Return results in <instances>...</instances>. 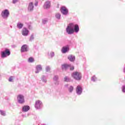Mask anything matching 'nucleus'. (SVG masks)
Instances as JSON below:
<instances>
[{
  "label": "nucleus",
  "instance_id": "2",
  "mask_svg": "<svg viewBox=\"0 0 125 125\" xmlns=\"http://www.w3.org/2000/svg\"><path fill=\"white\" fill-rule=\"evenodd\" d=\"M72 77L76 81L82 80V73L79 71H75L72 74Z\"/></svg>",
  "mask_w": 125,
  "mask_h": 125
},
{
  "label": "nucleus",
  "instance_id": "36",
  "mask_svg": "<svg viewBox=\"0 0 125 125\" xmlns=\"http://www.w3.org/2000/svg\"><path fill=\"white\" fill-rule=\"evenodd\" d=\"M68 84H66L64 85L65 87H68Z\"/></svg>",
  "mask_w": 125,
  "mask_h": 125
},
{
  "label": "nucleus",
  "instance_id": "3",
  "mask_svg": "<svg viewBox=\"0 0 125 125\" xmlns=\"http://www.w3.org/2000/svg\"><path fill=\"white\" fill-rule=\"evenodd\" d=\"M10 55V50L9 49H5L4 51L1 52V58H5L7 56Z\"/></svg>",
  "mask_w": 125,
  "mask_h": 125
},
{
  "label": "nucleus",
  "instance_id": "35",
  "mask_svg": "<svg viewBox=\"0 0 125 125\" xmlns=\"http://www.w3.org/2000/svg\"><path fill=\"white\" fill-rule=\"evenodd\" d=\"M34 5H35V6H38V2H36L35 3V4H34Z\"/></svg>",
  "mask_w": 125,
  "mask_h": 125
},
{
  "label": "nucleus",
  "instance_id": "32",
  "mask_svg": "<svg viewBox=\"0 0 125 125\" xmlns=\"http://www.w3.org/2000/svg\"><path fill=\"white\" fill-rule=\"evenodd\" d=\"M19 0H13V3H16V2H18Z\"/></svg>",
  "mask_w": 125,
  "mask_h": 125
},
{
  "label": "nucleus",
  "instance_id": "4",
  "mask_svg": "<svg viewBox=\"0 0 125 125\" xmlns=\"http://www.w3.org/2000/svg\"><path fill=\"white\" fill-rule=\"evenodd\" d=\"M1 16L3 19H7L9 17V11L7 9H5L1 12Z\"/></svg>",
  "mask_w": 125,
  "mask_h": 125
},
{
  "label": "nucleus",
  "instance_id": "13",
  "mask_svg": "<svg viewBox=\"0 0 125 125\" xmlns=\"http://www.w3.org/2000/svg\"><path fill=\"white\" fill-rule=\"evenodd\" d=\"M51 5V4L50 3V1H46L43 6V7L44 9H49L50 8V6Z\"/></svg>",
  "mask_w": 125,
  "mask_h": 125
},
{
  "label": "nucleus",
  "instance_id": "1",
  "mask_svg": "<svg viewBox=\"0 0 125 125\" xmlns=\"http://www.w3.org/2000/svg\"><path fill=\"white\" fill-rule=\"evenodd\" d=\"M80 31V27L78 24L74 23H69L66 27V32L68 35H73L74 33H79Z\"/></svg>",
  "mask_w": 125,
  "mask_h": 125
},
{
  "label": "nucleus",
  "instance_id": "25",
  "mask_svg": "<svg viewBox=\"0 0 125 125\" xmlns=\"http://www.w3.org/2000/svg\"><path fill=\"white\" fill-rule=\"evenodd\" d=\"M45 70L46 72H49L50 71V66H47L45 68Z\"/></svg>",
  "mask_w": 125,
  "mask_h": 125
},
{
  "label": "nucleus",
  "instance_id": "31",
  "mask_svg": "<svg viewBox=\"0 0 125 125\" xmlns=\"http://www.w3.org/2000/svg\"><path fill=\"white\" fill-rule=\"evenodd\" d=\"M43 24H46L47 23V20H44L42 21Z\"/></svg>",
  "mask_w": 125,
  "mask_h": 125
},
{
  "label": "nucleus",
  "instance_id": "28",
  "mask_svg": "<svg viewBox=\"0 0 125 125\" xmlns=\"http://www.w3.org/2000/svg\"><path fill=\"white\" fill-rule=\"evenodd\" d=\"M34 39H35V38L34 37V35H31L30 38V41L32 42V41H34Z\"/></svg>",
  "mask_w": 125,
  "mask_h": 125
},
{
  "label": "nucleus",
  "instance_id": "27",
  "mask_svg": "<svg viewBox=\"0 0 125 125\" xmlns=\"http://www.w3.org/2000/svg\"><path fill=\"white\" fill-rule=\"evenodd\" d=\"M96 80H97V78H96V77H95V76H94L92 77V81L93 82H95Z\"/></svg>",
  "mask_w": 125,
  "mask_h": 125
},
{
  "label": "nucleus",
  "instance_id": "12",
  "mask_svg": "<svg viewBox=\"0 0 125 125\" xmlns=\"http://www.w3.org/2000/svg\"><path fill=\"white\" fill-rule=\"evenodd\" d=\"M21 52H27V51H29V47H28V45H23L21 47Z\"/></svg>",
  "mask_w": 125,
  "mask_h": 125
},
{
  "label": "nucleus",
  "instance_id": "22",
  "mask_svg": "<svg viewBox=\"0 0 125 125\" xmlns=\"http://www.w3.org/2000/svg\"><path fill=\"white\" fill-rule=\"evenodd\" d=\"M0 114L1 116H3V117L6 116V113H5V111L4 110H0Z\"/></svg>",
  "mask_w": 125,
  "mask_h": 125
},
{
  "label": "nucleus",
  "instance_id": "5",
  "mask_svg": "<svg viewBox=\"0 0 125 125\" xmlns=\"http://www.w3.org/2000/svg\"><path fill=\"white\" fill-rule=\"evenodd\" d=\"M17 99L20 104H23V103H25V99L23 95L20 94L18 95Z\"/></svg>",
  "mask_w": 125,
  "mask_h": 125
},
{
  "label": "nucleus",
  "instance_id": "29",
  "mask_svg": "<svg viewBox=\"0 0 125 125\" xmlns=\"http://www.w3.org/2000/svg\"><path fill=\"white\" fill-rule=\"evenodd\" d=\"M54 55H55L54 52H50V57L51 58L54 57Z\"/></svg>",
  "mask_w": 125,
  "mask_h": 125
},
{
  "label": "nucleus",
  "instance_id": "17",
  "mask_svg": "<svg viewBox=\"0 0 125 125\" xmlns=\"http://www.w3.org/2000/svg\"><path fill=\"white\" fill-rule=\"evenodd\" d=\"M30 110V106L28 105H24L22 107V112H28Z\"/></svg>",
  "mask_w": 125,
  "mask_h": 125
},
{
  "label": "nucleus",
  "instance_id": "18",
  "mask_svg": "<svg viewBox=\"0 0 125 125\" xmlns=\"http://www.w3.org/2000/svg\"><path fill=\"white\" fill-rule=\"evenodd\" d=\"M55 17L58 20H60L61 19V14L57 13L55 14Z\"/></svg>",
  "mask_w": 125,
  "mask_h": 125
},
{
  "label": "nucleus",
  "instance_id": "23",
  "mask_svg": "<svg viewBox=\"0 0 125 125\" xmlns=\"http://www.w3.org/2000/svg\"><path fill=\"white\" fill-rule=\"evenodd\" d=\"M28 61L29 63H33V62H34L35 60H34V58H33L32 57H30L28 59Z\"/></svg>",
  "mask_w": 125,
  "mask_h": 125
},
{
  "label": "nucleus",
  "instance_id": "11",
  "mask_svg": "<svg viewBox=\"0 0 125 125\" xmlns=\"http://www.w3.org/2000/svg\"><path fill=\"white\" fill-rule=\"evenodd\" d=\"M42 70V66L41 64H38L35 67V74H39Z\"/></svg>",
  "mask_w": 125,
  "mask_h": 125
},
{
  "label": "nucleus",
  "instance_id": "34",
  "mask_svg": "<svg viewBox=\"0 0 125 125\" xmlns=\"http://www.w3.org/2000/svg\"><path fill=\"white\" fill-rule=\"evenodd\" d=\"M12 80H13V79H12V77H10L9 79V82H12Z\"/></svg>",
  "mask_w": 125,
  "mask_h": 125
},
{
  "label": "nucleus",
  "instance_id": "14",
  "mask_svg": "<svg viewBox=\"0 0 125 125\" xmlns=\"http://www.w3.org/2000/svg\"><path fill=\"white\" fill-rule=\"evenodd\" d=\"M21 34L22 36L27 37V36L29 35V30L27 29V28L24 27L21 31Z\"/></svg>",
  "mask_w": 125,
  "mask_h": 125
},
{
  "label": "nucleus",
  "instance_id": "21",
  "mask_svg": "<svg viewBox=\"0 0 125 125\" xmlns=\"http://www.w3.org/2000/svg\"><path fill=\"white\" fill-rule=\"evenodd\" d=\"M23 24L21 22H18L17 24V27L18 29H22L23 28Z\"/></svg>",
  "mask_w": 125,
  "mask_h": 125
},
{
  "label": "nucleus",
  "instance_id": "8",
  "mask_svg": "<svg viewBox=\"0 0 125 125\" xmlns=\"http://www.w3.org/2000/svg\"><path fill=\"white\" fill-rule=\"evenodd\" d=\"M76 92L77 95H81L83 93V87L81 85L77 86L76 88Z\"/></svg>",
  "mask_w": 125,
  "mask_h": 125
},
{
  "label": "nucleus",
  "instance_id": "26",
  "mask_svg": "<svg viewBox=\"0 0 125 125\" xmlns=\"http://www.w3.org/2000/svg\"><path fill=\"white\" fill-rule=\"evenodd\" d=\"M58 79H59L58 76L55 75L53 78V80L55 81H58Z\"/></svg>",
  "mask_w": 125,
  "mask_h": 125
},
{
  "label": "nucleus",
  "instance_id": "9",
  "mask_svg": "<svg viewBox=\"0 0 125 125\" xmlns=\"http://www.w3.org/2000/svg\"><path fill=\"white\" fill-rule=\"evenodd\" d=\"M60 11L63 15H68L69 13V10L65 6H62L60 9Z\"/></svg>",
  "mask_w": 125,
  "mask_h": 125
},
{
  "label": "nucleus",
  "instance_id": "6",
  "mask_svg": "<svg viewBox=\"0 0 125 125\" xmlns=\"http://www.w3.org/2000/svg\"><path fill=\"white\" fill-rule=\"evenodd\" d=\"M62 68L63 70H66V69H70L71 71H73V70L75 69V67H74V66L71 64H64L62 65Z\"/></svg>",
  "mask_w": 125,
  "mask_h": 125
},
{
  "label": "nucleus",
  "instance_id": "19",
  "mask_svg": "<svg viewBox=\"0 0 125 125\" xmlns=\"http://www.w3.org/2000/svg\"><path fill=\"white\" fill-rule=\"evenodd\" d=\"M41 81H42L43 83H46L47 82L46 77L45 76H42L41 78Z\"/></svg>",
  "mask_w": 125,
  "mask_h": 125
},
{
  "label": "nucleus",
  "instance_id": "15",
  "mask_svg": "<svg viewBox=\"0 0 125 125\" xmlns=\"http://www.w3.org/2000/svg\"><path fill=\"white\" fill-rule=\"evenodd\" d=\"M68 59L71 62H74L75 60H76V57L73 55H70L68 57Z\"/></svg>",
  "mask_w": 125,
  "mask_h": 125
},
{
  "label": "nucleus",
  "instance_id": "20",
  "mask_svg": "<svg viewBox=\"0 0 125 125\" xmlns=\"http://www.w3.org/2000/svg\"><path fill=\"white\" fill-rule=\"evenodd\" d=\"M68 90L70 93H72L74 91V86L70 85L68 87Z\"/></svg>",
  "mask_w": 125,
  "mask_h": 125
},
{
  "label": "nucleus",
  "instance_id": "39",
  "mask_svg": "<svg viewBox=\"0 0 125 125\" xmlns=\"http://www.w3.org/2000/svg\"><path fill=\"white\" fill-rule=\"evenodd\" d=\"M42 125H45V124H42Z\"/></svg>",
  "mask_w": 125,
  "mask_h": 125
},
{
  "label": "nucleus",
  "instance_id": "10",
  "mask_svg": "<svg viewBox=\"0 0 125 125\" xmlns=\"http://www.w3.org/2000/svg\"><path fill=\"white\" fill-rule=\"evenodd\" d=\"M34 3L33 2H30L28 4V6L27 8V10L28 12H32L34 11Z\"/></svg>",
  "mask_w": 125,
  "mask_h": 125
},
{
  "label": "nucleus",
  "instance_id": "7",
  "mask_svg": "<svg viewBox=\"0 0 125 125\" xmlns=\"http://www.w3.org/2000/svg\"><path fill=\"white\" fill-rule=\"evenodd\" d=\"M35 107L37 110L42 109V101L38 100L35 102Z\"/></svg>",
  "mask_w": 125,
  "mask_h": 125
},
{
  "label": "nucleus",
  "instance_id": "37",
  "mask_svg": "<svg viewBox=\"0 0 125 125\" xmlns=\"http://www.w3.org/2000/svg\"><path fill=\"white\" fill-rule=\"evenodd\" d=\"M22 117H23V118H26V117H27V116H26L25 115H22Z\"/></svg>",
  "mask_w": 125,
  "mask_h": 125
},
{
  "label": "nucleus",
  "instance_id": "24",
  "mask_svg": "<svg viewBox=\"0 0 125 125\" xmlns=\"http://www.w3.org/2000/svg\"><path fill=\"white\" fill-rule=\"evenodd\" d=\"M64 82H66V83H68L70 82V81H71V79L69 77L66 76L65 77H64Z\"/></svg>",
  "mask_w": 125,
  "mask_h": 125
},
{
  "label": "nucleus",
  "instance_id": "38",
  "mask_svg": "<svg viewBox=\"0 0 125 125\" xmlns=\"http://www.w3.org/2000/svg\"><path fill=\"white\" fill-rule=\"evenodd\" d=\"M29 115H30V114H29V113H28V114H27V117H29Z\"/></svg>",
  "mask_w": 125,
  "mask_h": 125
},
{
  "label": "nucleus",
  "instance_id": "16",
  "mask_svg": "<svg viewBox=\"0 0 125 125\" xmlns=\"http://www.w3.org/2000/svg\"><path fill=\"white\" fill-rule=\"evenodd\" d=\"M68 51H69V46H66L62 47V53H66V52H68Z\"/></svg>",
  "mask_w": 125,
  "mask_h": 125
},
{
  "label": "nucleus",
  "instance_id": "30",
  "mask_svg": "<svg viewBox=\"0 0 125 125\" xmlns=\"http://www.w3.org/2000/svg\"><path fill=\"white\" fill-rule=\"evenodd\" d=\"M122 91L123 92H124V93H125V85H124L122 86Z\"/></svg>",
  "mask_w": 125,
  "mask_h": 125
},
{
  "label": "nucleus",
  "instance_id": "33",
  "mask_svg": "<svg viewBox=\"0 0 125 125\" xmlns=\"http://www.w3.org/2000/svg\"><path fill=\"white\" fill-rule=\"evenodd\" d=\"M55 84L56 85H59V81H55Z\"/></svg>",
  "mask_w": 125,
  "mask_h": 125
}]
</instances>
